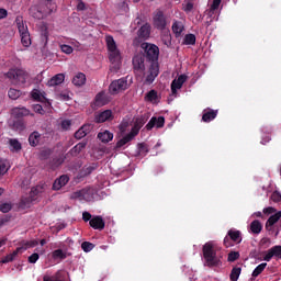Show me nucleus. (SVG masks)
<instances>
[{"mask_svg":"<svg viewBox=\"0 0 281 281\" xmlns=\"http://www.w3.org/2000/svg\"><path fill=\"white\" fill-rule=\"evenodd\" d=\"M38 245V240H36V239H33V240H29V241H26V240H22L21 241V246L22 247H20L21 249H32V248H34V247H36Z\"/></svg>","mask_w":281,"mask_h":281,"instance_id":"obj_38","label":"nucleus"},{"mask_svg":"<svg viewBox=\"0 0 281 281\" xmlns=\"http://www.w3.org/2000/svg\"><path fill=\"white\" fill-rule=\"evenodd\" d=\"M44 4L46 7V14H52V12H56V2H54V0H44Z\"/></svg>","mask_w":281,"mask_h":281,"instance_id":"obj_37","label":"nucleus"},{"mask_svg":"<svg viewBox=\"0 0 281 281\" xmlns=\"http://www.w3.org/2000/svg\"><path fill=\"white\" fill-rule=\"evenodd\" d=\"M145 63L146 55H144V53H137L132 59L134 71H137L138 74H144V71H146Z\"/></svg>","mask_w":281,"mask_h":281,"instance_id":"obj_7","label":"nucleus"},{"mask_svg":"<svg viewBox=\"0 0 281 281\" xmlns=\"http://www.w3.org/2000/svg\"><path fill=\"white\" fill-rule=\"evenodd\" d=\"M31 98H33L35 100V102H45V94H43V92H41V90L38 89H34L31 92Z\"/></svg>","mask_w":281,"mask_h":281,"instance_id":"obj_34","label":"nucleus"},{"mask_svg":"<svg viewBox=\"0 0 281 281\" xmlns=\"http://www.w3.org/2000/svg\"><path fill=\"white\" fill-rule=\"evenodd\" d=\"M7 78L14 85H25V82H27V74L25 70L19 68H11L7 72Z\"/></svg>","mask_w":281,"mask_h":281,"instance_id":"obj_4","label":"nucleus"},{"mask_svg":"<svg viewBox=\"0 0 281 281\" xmlns=\"http://www.w3.org/2000/svg\"><path fill=\"white\" fill-rule=\"evenodd\" d=\"M53 258L54 260H65L67 258V254H65L63 249H56L53 251Z\"/></svg>","mask_w":281,"mask_h":281,"instance_id":"obj_43","label":"nucleus"},{"mask_svg":"<svg viewBox=\"0 0 281 281\" xmlns=\"http://www.w3.org/2000/svg\"><path fill=\"white\" fill-rule=\"evenodd\" d=\"M223 0H213V3L211 4V12H215V10H217L221 7V2Z\"/></svg>","mask_w":281,"mask_h":281,"instance_id":"obj_58","label":"nucleus"},{"mask_svg":"<svg viewBox=\"0 0 281 281\" xmlns=\"http://www.w3.org/2000/svg\"><path fill=\"white\" fill-rule=\"evenodd\" d=\"M98 139H100L102 144H109V142L113 140V133L109 132L108 130H105L104 132H100L98 134Z\"/></svg>","mask_w":281,"mask_h":281,"instance_id":"obj_26","label":"nucleus"},{"mask_svg":"<svg viewBox=\"0 0 281 281\" xmlns=\"http://www.w3.org/2000/svg\"><path fill=\"white\" fill-rule=\"evenodd\" d=\"M281 218V211L274 213L273 215H271L268 221L266 222V229L268 232H271V229H273V225H276L278 223V221Z\"/></svg>","mask_w":281,"mask_h":281,"instance_id":"obj_21","label":"nucleus"},{"mask_svg":"<svg viewBox=\"0 0 281 281\" xmlns=\"http://www.w3.org/2000/svg\"><path fill=\"white\" fill-rule=\"evenodd\" d=\"M238 258H240V252H238V251H231L228 254L227 260H228V262H236V260H238Z\"/></svg>","mask_w":281,"mask_h":281,"instance_id":"obj_50","label":"nucleus"},{"mask_svg":"<svg viewBox=\"0 0 281 281\" xmlns=\"http://www.w3.org/2000/svg\"><path fill=\"white\" fill-rule=\"evenodd\" d=\"M109 120H113V111L111 110H104L103 112H99L94 116V122H97V124L109 122Z\"/></svg>","mask_w":281,"mask_h":281,"instance_id":"obj_10","label":"nucleus"},{"mask_svg":"<svg viewBox=\"0 0 281 281\" xmlns=\"http://www.w3.org/2000/svg\"><path fill=\"white\" fill-rule=\"evenodd\" d=\"M40 157H41V159H49V157H52V149H49V148L43 149L40 153Z\"/></svg>","mask_w":281,"mask_h":281,"instance_id":"obj_54","label":"nucleus"},{"mask_svg":"<svg viewBox=\"0 0 281 281\" xmlns=\"http://www.w3.org/2000/svg\"><path fill=\"white\" fill-rule=\"evenodd\" d=\"M217 115H218V110H212V109L204 110L202 115V122L210 123L216 120Z\"/></svg>","mask_w":281,"mask_h":281,"instance_id":"obj_14","label":"nucleus"},{"mask_svg":"<svg viewBox=\"0 0 281 281\" xmlns=\"http://www.w3.org/2000/svg\"><path fill=\"white\" fill-rule=\"evenodd\" d=\"M270 201H273V203H281V193L274 191L270 196Z\"/></svg>","mask_w":281,"mask_h":281,"instance_id":"obj_53","label":"nucleus"},{"mask_svg":"<svg viewBox=\"0 0 281 281\" xmlns=\"http://www.w3.org/2000/svg\"><path fill=\"white\" fill-rule=\"evenodd\" d=\"M86 82H87V76L83 72H78L72 78V85H75V87H82Z\"/></svg>","mask_w":281,"mask_h":281,"instance_id":"obj_25","label":"nucleus"},{"mask_svg":"<svg viewBox=\"0 0 281 281\" xmlns=\"http://www.w3.org/2000/svg\"><path fill=\"white\" fill-rule=\"evenodd\" d=\"M250 231L252 234H260L262 232V223L258 220L252 221L250 223Z\"/></svg>","mask_w":281,"mask_h":281,"instance_id":"obj_33","label":"nucleus"},{"mask_svg":"<svg viewBox=\"0 0 281 281\" xmlns=\"http://www.w3.org/2000/svg\"><path fill=\"white\" fill-rule=\"evenodd\" d=\"M43 281H63V271L58 270L55 274L53 276H44Z\"/></svg>","mask_w":281,"mask_h":281,"instance_id":"obj_35","label":"nucleus"},{"mask_svg":"<svg viewBox=\"0 0 281 281\" xmlns=\"http://www.w3.org/2000/svg\"><path fill=\"white\" fill-rule=\"evenodd\" d=\"M21 251V248H16L13 252L7 255L1 259L2 265H8V262H14V258L19 256V252Z\"/></svg>","mask_w":281,"mask_h":281,"instance_id":"obj_30","label":"nucleus"},{"mask_svg":"<svg viewBox=\"0 0 281 281\" xmlns=\"http://www.w3.org/2000/svg\"><path fill=\"white\" fill-rule=\"evenodd\" d=\"M93 217H92V215H91V213H89V212H87V211H85L83 213H82V221H85V223H91V220H92Z\"/></svg>","mask_w":281,"mask_h":281,"instance_id":"obj_59","label":"nucleus"},{"mask_svg":"<svg viewBox=\"0 0 281 281\" xmlns=\"http://www.w3.org/2000/svg\"><path fill=\"white\" fill-rule=\"evenodd\" d=\"M40 142H41V133L33 132L30 134V136H29L30 146H32L33 148H36V146L40 144Z\"/></svg>","mask_w":281,"mask_h":281,"instance_id":"obj_28","label":"nucleus"},{"mask_svg":"<svg viewBox=\"0 0 281 281\" xmlns=\"http://www.w3.org/2000/svg\"><path fill=\"white\" fill-rule=\"evenodd\" d=\"M16 27L20 34L21 43L23 47H30L32 45V37L27 24L23 23V16L15 18Z\"/></svg>","mask_w":281,"mask_h":281,"instance_id":"obj_3","label":"nucleus"},{"mask_svg":"<svg viewBox=\"0 0 281 281\" xmlns=\"http://www.w3.org/2000/svg\"><path fill=\"white\" fill-rule=\"evenodd\" d=\"M202 254L207 267H218L221 260L216 257L214 244L211 241L206 243L202 248Z\"/></svg>","mask_w":281,"mask_h":281,"instance_id":"obj_2","label":"nucleus"},{"mask_svg":"<svg viewBox=\"0 0 281 281\" xmlns=\"http://www.w3.org/2000/svg\"><path fill=\"white\" fill-rule=\"evenodd\" d=\"M137 148L139 157H146L148 155V145L146 143H138Z\"/></svg>","mask_w":281,"mask_h":281,"instance_id":"obj_40","label":"nucleus"},{"mask_svg":"<svg viewBox=\"0 0 281 281\" xmlns=\"http://www.w3.org/2000/svg\"><path fill=\"white\" fill-rule=\"evenodd\" d=\"M240 271H243V269L235 267L232 269L231 271V281H238V278H240Z\"/></svg>","mask_w":281,"mask_h":281,"instance_id":"obj_44","label":"nucleus"},{"mask_svg":"<svg viewBox=\"0 0 281 281\" xmlns=\"http://www.w3.org/2000/svg\"><path fill=\"white\" fill-rule=\"evenodd\" d=\"M41 258V256L38 255V252H34L29 257V262L31 265H36V262H38V259Z\"/></svg>","mask_w":281,"mask_h":281,"instance_id":"obj_57","label":"nucleus"},{"mask_svg":"<svg viewBox=\"0 0 281 281\" xmlns=\"http://www.w3.org/2000/svg\"><path fill=\"white\" fill-rule=\"evenodd\" d=\"M89 225H90V227H92V229H99V232H102V229H104L106 223L104 222L102 216L97 215L90 220Z\"/></svg>","mask_w":281,"mask_h":281,"instance_id":"obj_11","label":"nucleus"},{"mask_svg":"<svg viewBox=\"0 0 281 281\" xmlns=\"http://www.w3.org/2000/svg\"><path fill=\"white\" fill-rule=\"evenodd\" d=\"M29 12L33 19H37L38 21H41V19H45L46 12L41 7L33 5L30 8Z\"/></svg>","mask_w":281,"mask_h":281,"instance_id":"obj_17","label":"nucleus"},{"mask_svg":"<svg viewBox=\"0 0 281 281\" xmlns=\"http://www.w3.org/2000/svg\"><path fill=\"white\" fill-rule=\"evenodd\" d=\"M224 246L234 247V244H232V239L228 237V235L224 238Z\"/></svg>","mask_w":281,"mask_h":281,"instance_id":"obj_63","label":"nucleus"},{"mask_svg":"<svg viewBox=\"0 0 281 281\" xmlns=\"http://www.w3.org/2000/svg\"><path fill=\"white\" fill-rule=\"evenodd\" d=\"M65 82V74H57L47 81V87H58Z\"/></svg>","mask_w":281,"mask_h":281,"instance_id":"obj_22","label":"nucleus"},{"mask_svg":"<svg viewBox=\"0 0 281 281\" xmlns=\"http://www.w3.org/2000/svg\"><path fill=\"white\" fill-rule=\"evenodd\" d=\"M10 210H12V204L10 203L0 204V212H2L3 214H8Z\"/></svg>","mask_w":281,"mask_h":281,"instance_id":"obj_55","label":"nucleus"},{"mask_svg":"<svg viewBox=\"0 0 281 281\" xmlns=\"http://www.w3.org/2000/svg\"><path fill=\"white\" fill-rule=\"evenodd\" d=\"M33 109H34L35 113H40V115H43V113H45V110H43V105H41V104H35L33 106Z\"/></svg>","mask_w":281,"mask_h":281,"instance_id":"obj_61","label":"nucleus"},{"mask_svg":"<svg viewBox=\"0 0 281 281\" xmlns=\"http://www.w3.org/2000/svg\"><path fill=\"white\" fill-rule=\"evenodd\" d=\"M9 144H10L11 148H13V150H15V151H19V150H21V148H23V146L21 145V142H19V139H16V138H11L9 140Z\"/></svg>","mask_w":281,"mask_h":281,"instance_id":"obj_47","label":"nucleus"},{"mask_svg":"<svg viewBox=\"0 0 281 281\" xmlns=\"http://www.w3.org/2000/svg\"><path fill=\"white\" fill-rule=\"evenodd\" d=\"M8 172V164L5 160H0V177H3Z\"/></svg>","mask_w":281,"mask_h":281,"instance_id":"obj_56","label":"nucleus"},{"mask_svg":"<svg viewBox=\"0 0 281 281\" xmlns=\"http://www.w3.org/2000/svg\"><path fill=\"white\" fill-rule=\"evenodd\" d=\"M276 213V209L273 206H268L263 209V214H273Z\"/></svg>","mask_w":281,"mask_h":281,"instance_id":"obj_64","label":"nucleus"},{"mask_svg":"<svg viewBox=\"0 0 281 281\" xmlns=\"http://www.w3.org/2000/svg\"><path fill=\"white\" fill-rule=\"evenodd\" d=\"M142 48L145 52V58L150 63L145 82L153 85V82H155V78L159 76V47L154 44L143 43Z\"/></svg>","mask_w":281,"mask_h":281,"instance_id":"obj_1","label":"nucleus"},{"mask_svg":"<svg viewBox=\"0 0 281 281\" xmlns=\"http://www.w3.org/2000/svg\"><path fill=\"white\" fill-rule=\"evenodd\" d=\"M183 10H184L186 12H192V10H194V3L188 2V3L183 7Z\"/></svg>","mask_w":281,"mask_h":281,"instance_id":"obj_62","label":"nucleus"},{"mask_svg":"<svg viewBox=\"0 0 281 281\" xmlns=\"http://www.w3.org/2000/svg\"><path fill=\"white\" fill-rule=\"evenodd\" d=\"M188 80V76L180 75L177 79H173L171 82V93L177 95V91L183 87V83Z\"/></svg>","mask_w":281,"mask_h":281,"instance_id":"obj_9","label":"nucleus"},{"mask_svg":"<svg viewBox=\"0 0 281 281\" xmlns=\"http://www.w3.org/2000/svg\"><path fill=\"white\" fill-rule=\"evenodd\" d=\"M70 127H71V121L70 120H64L61 122L63 131H69Z\"/></svg>","mask_w":281,"mask_h":281,"instance_id":"obj_60","label":"nucleus"},{"mask_svg":"<svg viewBox=\"0 0 281 281\" xmlns=\"http://www.w3.org/2000/svg\"><path fill=\"white\" fill-rule=\"evenodd\" d=\"M65 159H67V157H55L49 161V168L52 170H56V168H60V166H63V164H65Z\"/></svg>","mask_w":281,"mask_h":281,"instance_id":"obj_27","label":"nucleus"},{"mask_svg":"<svg viewBox=\"0 0 281 281\" xmlns=\"http://www.w3.org/2000/svg\"><path fill=\"white\" fill-rule=\"evenodd\" d=\"M126 89H128V79L125 77L113 80L109 86L111 95H117V93H122Z\"/></svg>","mask_w":281,"mask_h":281,"instance_id":"obj_5","label":"nucleus"},{"mask_svg":"<svg viewBox=\"0 0 281 281\" xmlns=\"http://www.w3.org/2000/svg\"><path fill=\"white\" fill-rule=\"evenodd\" d=\"M227 236L233 243H236V245H240V243H243V235L240 231L232 228L227 232Z\"/></svg>","mask_w":281,"mask_h":281,"instance_id":"obj_19","label":"nucleus"},{"mask_svg":"<svg viewBox=\"0 0 281 281\" xmlns=\"http://www.w3.org/2000/svg\"><path fill=\"white\" fill-rule=\"evenodd\" d=\"M87 148V140H82L78 143L76 146H74L69 151L68 155L71 157H78L80 155L81 150H85Z\"/></svg>","mask_w":281,"mask_h":281,"instance_id":"obj_18","label":"nucleus"},{"mask_svg":"<svg viewBox=\"0 0 281 281\" xmlns=\"http://www.w3.org/2000/svg\"><path fill=\"white\" fill-rule=\"evenodd\" d=\"M153 25L156 30H159L160 32H164V30L168 27V19L166 18V14H164V11L156 10L154 12Z\"/></svg>","mask_w":281,"mask_h":281,"instance_id":"obj_6","label":"nucleus"},{"mask_svg":"<svg viewBox=\"0 0 281 281\" xmlns=\"http://www.w3.org/2000/svg\"><path fill=\"white\" fill-rule=\"evenodd\" d=\"M162 41L165 43V45L170 46L171 43H172V37L170 36V32H166L164 35H162Z\"/></svg>","mask_w":281,"mask_h":281,"instance_id":"obj_52","label":"nucleus"},{"mask_svg":"<svg viewBox=\"0 0 281 281\" xmlns=\"http://www.w3.org/2000/svg\"><path fill=\"white\" fill-rule=\"evenodd\" d=\"M183 45H196V35L187 34L183 40Z\"/></svg>","mask_w":281,"mask_h":281,"instance_id":"obj_41","label":"nucleus"},{"mask_svg":"<svg viewBox=\"0 0 281 281\" xmlns=\"http://www.w3.org/2000/svg\"><path fill=\"white\" fill-rule=\"evenodd\" d=\"M105 43H106L108 52L117 50V44L115 43V40L113 38V36L106 35Z\"/></svg>","mask_w":281,"mask_h":281,"instance_id":"obj_31","label":"nucleus"},{"mask_svg":"<svg viewBox=\"0 0 281 281\" xmlns=\"http://www.w3.org/2000/svg\"><path fill=\"white\" fill-rule=\"evenodd\" d=\"M139 133L137 130L136 132H131L130 134L125 135L123 138H121L117 143L115 148H122V146H126L128 142H133L135 139V136Z\"/></svg>","mask_w":281,"mask_h":281,"instance_id":"obj_15","label":"nucleus"},{"mask_svg":"<svg viewBox=\"0 0 281 281\" xmlns=\"http://www.w3.org/2000/svg\"><path fill=\"white\" fill-rule=\"evenodd\" d=\"M109 59H110V63H112V65H115V69H120V63L122 60V55L120 54V49L110 50Z\"/></svg>","mask_w":281,"mask_h":281,"instance_id":"obj_13","label":"nucleus"},{"mask_svg":"<svg viewBox=\"0 0 281 281\" xmlns=\"http://www.w3.org/2000/svg\"><path fill=\"white\" fill-rule=\"evenodd\" d=\"M94 104L95 106H104L105 104H109V98L104 91H101L95 95Z\"/></svg>","mask_w":281,"mask_h":281,"instance_id":"obj_23","label":"nucleus"},{"mask_svg":"<svg viewBox=\"0 0 281 281\" xmlns=\"http://www.w3.org/2000/svg\"><path fill=\"white\" fill-rule=\"evenodd\" d=\"M12 131H16L18 133H23L25 131V121L23 119H18L16 121L13 122L11 125Z\"/></svg>","mask_w":281,"mask_h":281,"instance_id":"obj_29","label":"nucleus"},{"mask_svg":"<svg viewBox=\"0 0 281 281\" xmlns=\"http://www.w3.org/2000/svg\"><path fill=\"white\" fill-rule=\"evenodd\" d=\"M184 29L186 27L183 26V23L179 22V21H175L171 26V30H172L173 34H176V36H181Z\"/></svg>","mask_w":281,"mask_h":281,"instance_id":"obj_32","label":"nucleus"},{"mask_svg":"<svg viewBox=\"0 0 281 281\" xmlns=\"http://www.w3.org/2000/svg\"><path fill=\"white\" fill-rule=\"evenodd\" d=\"M8 95L11 100H19V98H21V90L10 88L8 91Z\"/></svg>","mask_w":281,"mask_h":281,"instance_id":"obj_45","label":"nucleus"},{"mask_svg":"<svg viewBox=\"0 0 281 281\" xmlns=\"http://www.w3.org/2000/svg\"><path fill=\"white\" fill-rule=\"evenodd\" d=\"M146 122H148V114L140 115L135 121V128H138V130L142 128V126H144Z\"/></svg>","mask_w":281,"mask_h":281,"instance_id":"obj_39","label":"nucleus"},{"mask_svg":"<svg viewBox=\"0 0 281 281\" xmlns=\"http://www.w3.org/2000/svg\"><path fill=\"white\" fill-rule=\"evenodd\" d=\"M95 168H98V165L97 164H92V165H86L81 172L85 177L91 175V172H93V170H95Z\"/></svg>","mask_w":281,"mask_h":281,"instance_id":"obj_42","label":"nucleus"},{"mask_svg":"<svg viewBox=\"0 0 281 281\" xmlns=\"http://www.w3.org/2000/svg\"><path fill=\"white\" fill-rule=\"evenodd\" d=\"M68 183H69V178L67 177V175H63L54 181L53 190L58 191L61 188H65V186Z\"/></svg>","mask_w":281,"mask_h":281,"instance_id":"obj_16","label":"nucleus"},{"mask_svg":"<svg viewBox=\"0 0 281 281\" xmlns=\"http://www.w3.org/2000/svg\"><path fill=\"white\" fill-rule=\"evenodd\" d=\"M281 258V246H273L270 248L263 257L266 262H270L271 258Z\"/></svg>","mask_w":281,"mask_h":281,"instance_id":"obj_12","label":"nucleus"},{"mask_svg":"<svg viewBox=\"0 0 281 281\" xmlns=\"http://www.w3.org/2000/svg\"><path fill=\"white\" fill-rule=\"evenodd\" d=\"M158 98V94L156 92V90H150L146 97L145 100H147V102H155Z\"/></svg>","mask_w":281,"mask_h":281,"instance_id":"obj_49","label":"nucleus"},{"mask_svg":"<svg viewBox=\"0 0 281 281\" xmlns=\"http://www.w3.org/2000/svg\"><path fill=\"white\" fill-rule=\"evenodd\" d=\"M12 115L16 120H21L22 117H26V115H30V110L26 108H14L12 110Z\"/></svg>","mask_w":281,"mask_h":281,"instance_id":"obj_24","label":"nucleus"},{"mask_svg":"<svg viewBox=\"0 0 281 281\" xmlns=\"http://www.w3.org/2000/svg\"><path fill=\"white\" fill-rule=\"evenodd\" d=\"M265 269H267V262L260 263L259 266H257L255 268V270L252 271V278H258V276H260V273H262V271H265Z\"/></svg>","mask_w":281,"mask_h":281,"instance_id":"obj_46","label":"nucleus"},{"mask_svg":"<svg viewBox=\"0 0 281 281\" xmlns=\"http://www.w3.org/2000/svg\"><path fill=\"white\" fill-rule=\"evenodd\" d=\"M165 124H166V117H164V116H158V117L153 116L149 120V122L147 123L146 130L147 131H153V128H155V126H156V128H164Z\"/></svg>","mask_w":281,"mask_h":281,"instance_id":"obj_8","label":"nucleus"},{"mask_svg":"<svg viewBox=\"0 0 281 281\" xmlns=\"http://www.w3.org/2000/svg\"><path fill=\"white\" fill-rule=\"evenodd\" d=\"M150 23H145L140 29L138 30V37L143 41H147V38H150Z\"/></svg>","mask_w":281,"mask_h":281,"instance_id":"obj_20","label":"nucleus"},{"mask_svg":"<svg viewBox=\"0 0 281 281\" xmlns=\"http://www.w3.org/2000/svg\"><path fill=\"white\" fill-rule=\"evenodd\" d=\"M89 126L83 125L82 127H80L76 133H75V139H82V137H87V135L89 134Z\"/></svg>","mask_w":281,"mask_h":281,"instance_id":"obj_36","label":"nucleus"},{"mask_svg":"<svg viewBox=\"0 0 281 281\" xmlns=\"http://www.w3.org/2000/svg\"><path fill=\"white\" fill-rule=\"evenodd\" d=\"M93 247H95V245H93V243L91 241H83L81 244V249L86 252L89 254V251H92Z\"/></svg>","mask_w":281,"mask_h":281,"instance_id":"obj_48","label":"nucleus"},{"mask_svg":"<svg viewBox=\"0 0 281 281\" xmlns=\"http://www.w3.org/2000/svg\"><path fill=\"white\" fill-rule=\"evenodd\" d=\"M60 50L63 52V54H74V47H71L70 45L67 44H61L59 45Z\"/></svg>","mask_w":281,"mask_h":281,"instance_id":"obj_51","label":"nucleus"}]
</instances>
